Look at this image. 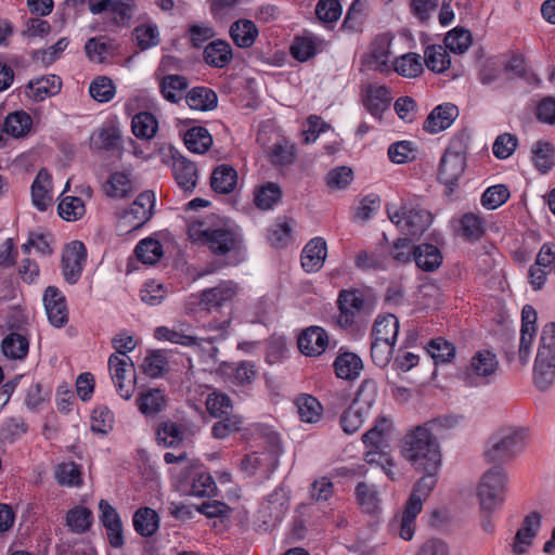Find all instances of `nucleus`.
<instances>
[{"mask_svg": "<svg viewBox=\"0 0 555 555\" xmlns=\"http://www.w3.org/2000/svg\"><path fill=\"white\" fill-rule=\"evenodd\" d=\"M454 423L452 417H439L415 427L404 436L403 456L415 469H439L441 453L433 431L440 427L450 428Z\"/></svg>", "mask_w": 555, "mask_h": 555, "instance_id": "1", "label": "nucleus"}, {"mask_svg": "<svg viewBox=\"0 0 555 555\" xmlns=\"http://www.w3.org/2000/svg\"><path fill=\"white\" fill-rule=\"evenodd\" d=\"M188 235L192 243L207 247L216 256L237 253L243 246L241 234L229 225L215 224L212 216L190 219Z\"/></svg>", "mask_w": 555, "mask_h": 555, "instance_id": "2", "label": "nucleus"}, {"mask_svg": "<svg viewBox=\"0 0 555 555\" xmlns=\"http://www.w3.org/2000/svg\"><path fill=\"white\" fill-rule=\"evenodd\" d=\"M335 324L341 330L357 328L376 308V299L364 289H341L336 299Z\"/></svg>", "mask_w": 555, "mask_h": 555, "instance_id": "3", "label": "nucleus"}, {"mask_svg": "<svg viewBox=\"0 0 555 555\" xmlns=\"http://www.w3.org/2000/svg\"><path fill=\"white\" fill-rule=\"evenodd\" d=\"M529 430L526 427L507 426L500 428L488 441L485 459L502 467L514 461L527 446Z\"/></svg>", "mask_w": 555, "mask_h": 555, "instance_id": "4", "label": "nucleus"}, {"mask_svg": "<svg viewBox=\"0 0 555 555\" xmlns=\"http://www.w3.org/2000/svg\"><path fill=\"white\" fill-rule=\"evenodd\" d=\"M257 436L263 441L266 448L261 452L255 451L247 454L241 462V468L247 475H259L260 478L268 479L279 465L280 437L268 426H258Z\"/></svg>", "mask_w": 555, "mask_h": 555, "instance_id": "5", "label": "nucleus"}, {"mask_svg": "<svg viewBox=\"0 0 555 555\" xmlns=\"http://www.w3.org/2000/svg\"><path fill=\"white\" fill-rule=\"evenodd\" d=\"M426 474L415 483L401 516L392 524L403 540L410 541L415 532V520L423 509V502L429 496L437 483L438 469H421Z\"/></svg>", "mask_w": 555, "mask_h": 555, "instance_id": "6", "label": "nucleus"}, {"mask_svg": "<svg viewBox=\"0 0 555 555\" xmlns=\"http://www.w3.org/2000/svg\"><path fill=\"white\" fill-rule=\"evenodd\" d=\"M555 380V322L546 323L541 332L533 366V382L541 391L547 390Z\"/></svg>", "mask_w": 555, "mask_h": 555, "instance_id": "7", "label": "nucleus"}, {"mask_svg": "<svg viewBox=\"0 0 555 555\" xmlns=\"http://www.w3.org/2000/svg\"><path fill=\"white\" fill-rule=\"evenodd\" d=\"M469 140L467 131L456 133L440 159L438 179L449 188L455 185L465 171Z\"/></svg>", "mask_w": 555, "mask_h": 555, "instance_id": "8", "label": "nucleus"}, {"mask_svg": "<svg viewBox=\"0 0 555 555\" xmlns=\"http://www.w3.org/2000/svg\"><path fill=\"white\" fill-rule=\"evenodd\" d=\"M507 481L508 476L503 467L493 466L483 473L476 493L482 514H492L503 506Z\"/></svg>", "mask_w": 555, "mask_h": 555, "instance_id": "9", "label": "nucleus"}, {"mask_svg": "<svg viewBox=\"0 0 555 555\" xmlns=\"http://www.w3.org/2000/svg\"><path fill=\"white\" fill-rule=\"evenodd\" d=\"M238 287L233 281H222L218 285L203 289L185 305L188 314L196 313L197 309L212 312L231 302L237 295Z\"/></svg>", "mask_w": 555, "mask_h": 555, "instance_id": "10", "label": "nucleus"}, {"mask_svg": "<svg viewBox=\"0 0 555 555\" xmlns=\"http://www.w3.org/2000/svg\"><path fill=\"white\" fill-rule=\"evenodd\" d=\"M390 221L405 235L420 236L431 223V214L421 207L403 205L393 210L387 207Z\"/></svg>", "mask_w": 555, "mask_h": 555, "instance_id": "11", "label": "nucleus"}, {"mask_svg": "<svg viewBox=\"0 0 555 555\" xmlns=\"http://www.w3.org/2000/svg\"><path fill=\"white\" fill-rule=\"evenodd\" d=\"M498 370L499 360L496 354L491 350L482 349L472 356L463 375L469 385L478 386L489 384Z\"/></svg>", "mask_w": 555, "mask_h": 555, "instance_id": "12", "label": "nucleus"}, {"mask_svg": "<svg viewBox=\"0 0 555 555\" xmlns=\"http://www.w3.org/2000/svg\"><path fill=\"white\" fill-rule=\"evenodd\" d=\"M155 207V193L144 191L140 193L130 207L119 218V227L127 232L138 230L153 216Z\"/></svg>", "mask_w": 555, "mask_h": 555, "instance_id": "13", "label": "nucleus"}, {"mask_svg": "<svg viewBox=\"0 0 555 555\" xmlns=\"http://www.w3.org/2000/svg\"><path fill=\"white\" fill-rule=\"evenodd\" d=\"M88 5L94 15L109 13L116 26H129L137 9L134 0H89Z\"/></svg>", "mask_w": 555, "mask_h": 555, "instance_id": "14", "label": "nucleus"}, {"mask_svg": "<svg viewBox=\"0 0 555 555\" xmlns=\"http://www.w3.org/2000/svg\"><path fill=\"white\" fill-rule=\"evenodd\" d=\"M154 337L183 347H201L203 340L194 334L192 324L188 322H177L171 327L158 326L154 331Z\"/></svg>", "mask_w": 555, "mask_h": 555, "instance_id": "15", "label": "nucleus"}, {"mask_svg": "<svg viewBox=\"0 0 555 555\" xmlns=\"http://www.w3.org/2000/svg\"><path fill=\"white\" fill-rule=\"evenodd\" d=\"M541 526L542 516L540 513L534 511L526 515L511 544L513 553L516 555L526 554L538 535Z\"/></svg>", "mask_w": 555, "mask_h": 555, "instance_id": "16", "label": "nucleus"}, {"mask_svg": "<svg viewBox=\"0 0 555 555\" xmlns=\"http://www.w3.org/2000/svg\"><path fill=\"white\" fill-rule=\"evenodd\" d=\"M42 300L50 324L54 327H63L68 322V309L64 294L55 286H48Z\"/></svg>", "mask_w": 555, "mask_h": 555, "instance_id": "17", "label": "nucleus"}, {"mask_svg": "<svg viewBox=\"0 0 555 555\" xmlns=\"http://www.w3.org/2000/svg\"><path fill=\"white\" fill-rule=\"evenodd\" d=\"M86 247L81 242H72L63 251L62 269L66 282L75 284L82 272L86 262Z\"/></svg>", "mask_w": 555, "mask_h": 555, "instance_id": "18", "label": "nucleus"}, {"mask_svg": "<svg viewBox=\"0 0 555 555\" xmlns=\"http://www.w3.org/2000/svg\"><path fill=\"white\" fill-rule=\"evenodd\" d=\"M132 366L133 364L128 357L120 358L113 353L108 359L111 377L115 384L117 392L125 400H129L134 392V379L129 378L126 380L127 367Z\"/></svg>", "mask_w": 555, "mask_h": 555, "instance_id": "19", "label": "nucleus"}, {"mask_svg": "<svg viewBox=\"0 0 555 555\" xmlns=\"http://www.w3.org/2000/svg\"><path fill=\"white\" fill-rule=\"evenodd\" d=\"M180 481L189 487L188 494L194 496H210L216 491V482L209 473L194 465Z\"/></svg>", "mask_w": 555, "mask_h": 555, "instance_id": "20", "label": "nucleus"}, {"mask_svg": "<svg viewBox=\"0 0 555 555\" xmlns=\"http://www.w3.org/2000/svg\"><path fill=\"white\" fill-rule=\"evenodd\" d=\"M172 173L177 184L185 192H192L197 183V167L179 153H172Z\"/></svg>", "mask_w": 555, "mask_h": 555, "instance_id": "21", "label": "nucleus"}, {"mask_svg": "<svg viewBox=\"0 0 555 555\" xmlns=\"http://www.w3.org/2000/svg\"><path fill=\"white\" fill-rule=\"evenodd\" d=\"M328 345V335L320 326H310L298 337L299 350L308 357L322 354Z\"/></svg>", "mask_w": 555, "mask_h": 555, "instance_id": "22", "label": "nucleus"}, {"mask_svg": "<svg viewBox=\"0 0 555 555\" xmlns=\"http://www.w3.org/2000/svg\"><path fill=\"white\" fill-rule=\"evenodd\" d=\"M327 245L324 238L310 240L301 253V267L308 273L318 272L325 261Z\"/></svg>", "mask_w": 555, "mask_h": 555, "instance_id": "23", "label": "nucleus"}, {"mask_svg": "<svg viewBox=\"0 0 555 555\" xmlns=\"http://www.w3.org/2000/svg\"><path fill=\"white\" fill-rule=\"evenodd\" d=\"M30 191L33 205L39 211H46L52 203V177L47 169L38 171Z\"/></svg>", "mask_w": 555, "mask_h": 555, "instance_id": "24", "label": "nucleus"}, {"mask_svg": "<svg viewBox=\"0 0 555 555\" xmlns=\"http://www.w3.org/2000/svg\"><path fill=\"white\" fill-rule=\"evenodd\" d=\"M457 115L456 106L451 104L439 105L427 116L423 129L433 134L443 131L452 125Z\"/></svg>", "mask_w": 555, "mask_h": 555, "instance_id": "25", "label": "nucleus"}, {"mask_svg": "<svg viewBox=\"0 0 555 555\" xmlns=\"http://www.w3.org/2000/svg\"><path fill=\"white\" fill-rule=\"evenodd\" d=\"M391 102L390 91L385 86L369 85L365 89L363 104L375 118H382L383 113Z\"/></svg>", "mask_w": 555, "mask_h": 555, "instance_id": "26", "label": "nucleus"}, {"mask_svg": "<svg viewBox=\"0 0 555 555\" xmlns=\"http://www.w3.org/2000/svg\"><path fill=\"white\" fill-rule=\"evenodd\" d=\"M325 41L313 34H305L294 39L291 46V54L294 59L306 62L320 53Z\"/></svg>", "mask_w": 555, "mask_h": 555, "instance_id": "27", "label": "nucleus"}, {"mask_svg": "<svg viewBox=\"0 0 555 555\" xmlns=\"http://www.w3.org/2000/svg\"><path fill=\"white\" fill-rule=\"evenodd\" d=\"M137 190L131 173L128 171H116L111 173L103 185V191L111 198H126Z\"/></svg>", "mask_w": 555, "mask_h": 555, "instance_id": "28", "label": "nucleus"}, {"mask_svg": "<svg viewBox=\"0 0 555 555\" xmlns=\"http://www.w3.org/2000/svg\"><path fill=\"white\" fill-rule=\"evenodd\" d=\"M62 88V80L56 75L33 79L27 85V95L36 102L56 95Z\"/></svg>", "mask_w": 555, "mask_h": 555, "instance_id": "29", "label": "nucleus"}, {"mask_svg": "<svg viewBox=\"0 0 555 555\" xmlns=\"http://www.w3.org/2000/svg\"><path fill=\"white\" fill-rule=\"evenodd\" d=\"M237 185V171L230 165L217 166L210 176V186L219 194H230Z\"/></svg>", "mask_w": 555, "mask_h": 555, "instance_id": "30", "label": "nucleus"}, {"mask_svg": "<svg viewBox=\"0 0 555 555\" xmlns=\"http://www.w3.org/2000/svg\"><path fill=\"white\" fill-rule=\"evenodd\" d=\"M185 102L191 109L206 112L218 105V96L207 87H194L185 94Z\"/></svg>", "mask_w": 555, "mask_h": 555, "instance_id": "31", "label": "nucleus"}, {"mask_svg": "<svg viewBox=\"0 0 555 555\" xmlns=\"http://www.w3.org/2000/svg\"><path fill=\"white\" fill-rule=\"evenodd\" d=\"M399 333V321L393 314L378 315L374 322L371 337L379 341L396 344Z\"/></svg>", "mask_w": 555, "mask_h": 555, "instance_id": "32", "label": "nucleus"}, {"mask_svg": "<svg viewBox=\"0 0 555 555\" xmlns=\"http://www.w3.org/2000/svg\"><path fill=\"white\" fill-rule=\"evenodd\" d=\"M231 46L223 40H215L204 49L205 62L216 68H223L232 61Z\"/></svg>", "mask_w": 555, "mask_h": 555, "instance_id": "33", "label": "nucleus"}, {"mask_svg": "<svg viewBox=\"0 0 555 555\" xmlns=\"http://www.w3.org/2000/svg\"><path fill=\"white\" fill-rule=\"evenodd\" d=\"M188 87V79L181 75H165L160 81V92L171 103H178L185 99Z\"/></svg>", "mask_w": 555, "mask_h": 555, "instance_id": "34", "label": "nucleus"}, {"mask_svg": "<svg viewBox=\"0 0 555 555\" xmlns=\"http://www.w3.org/2000/svg\"><path fill=\"white\" fill-rule=\"evenodd\" d=\"M414 261L423 271L431 272L442 262L440 250L431 244H422L414 249Z\"/></svg>", "mask_w": 555, "mask_h": 555, "instance_id": "35", "label": "nucleus"}, {"mask_svg": "<svg viewBox=\"0 0 555 555\" xmlns=\"http://www.w3.org/2000/svg\"><path fill=\"white\" fill-rule=\"evenodd\" d=\"M230 35L237 47L249 48L254 44L258 36V29L254 22L249 20H241L232 24Z\"/></svg>", "mask_w": 555, "mask_h": 555, "instance_id": "36", "label": "nucleus"}, {"mask_svg": "<svg viewBox=\"0 0 555 555\" xmlns=\"http://www.w3.org/2000/svg\"><path fill=\"white\" fill-rule=\"evenodd\" d=\"M334 367L339 378L354 379L360 375L363 363L356 353L345 352L336 358Z\"/></svg>", "mask_w": 555, "mask_h": 555, "instance_id": "37", "label": "nucleus"}, {"mask_svg": "<svg viewBox=\"0 0 555 555\" xmlns=\"http://www.w3.org/2000/svg\"><path fill=\"white\" fill-rule=\"evenodd\" d=\"M555 147L551 142L537 141L531 149V159L541 172H548L554 166Z\"/></svg>", "mask_w": 555, "mask_h": 555, "instance_id": "38", "label": "nucleus"}, {"mask_svg": "<svg viewBox=\"0 0 555 555\" xmlns=\"http://www.w3.org/2000/svg\"><path fill=\"white\" fill-rule=\"evenodd\" d=\"M133 528L142 537H152L158 529L157 513L150 507H141L133 515Z\"/></svg>", "mask_w": 555, "mask_h": 555, "instance_id": "39", "label": "nucleus"}, {"mask_svg": "<svg viewBox=\"0 0 555 555\" xmlns=\"http://www.w3.org/2000/svg\"><path fill=\"white\" fill-rule=\"evenodd\" d=\"M288 509V500L284 494L279 492H273L270 494L266 501V503L261 506V512L268 519L264 521L267 524L274 525L282 520L285 513Z\"/></svg>", "mask_w": 555, "mask_h": 555, "instance_id": "40", "label": "nucleus"}, {"mask_svg": "<svg viewBox=\"0 0 555 555\" xmlns=\"http://www.w3.org/2000/svg\"><path fill=\"white\" fill-rule=\"evenodd\" d=\"M137 405L142 414L153 416L165 408L166 399L159 389H150L139 395Z\"/></svg>", "mask_w": 555, "mask_h": 555, "instance_id": "41", "label": "nucleus"}, {"mask_svg": "<svg viewBox=\"0 0 555 555\" xmlns=\"http://www.w3.org/2000/svg\"><path fill=\"white\" fill-rule=\"evenodd\" d=\"M282 197V190L274 182H267L254 191V203L261 210L271 209Z\"/></svg>", "mask_w": 555, "mask_h": 555, "instance_id": "42", "label": "nucleus"}, {"mask_svg": "<svg viewBox=\"0 0 555 555\" xmlns=\"http://www.w3.org/2000/svg\"><path fill=\"white\" fill-rule=\"evenodd\" d=\"M298 415L302 422L318 423L322 418L323 408L317 398L301 395L296 399Z\"/></svg>", "mask_w": 555, "mask_h": 555, "instance_id": "43", "label": "nucleus"}, {"mask_svg": "<svg viewBox=\"0 0 555 555\" xmlns=\"http://www.w3.org/2000/svg\"><path fill=\"white\" fill-rule=\"evenodd\" d=\"M424 62L427 68L435 73H443L451 64L450 55L446 47L440 44L428 46L425 49Z\"/></svg>", "mask_w": 555, "mask_h": 555, "instance_id": "44", "label": "nucleus"}, {"mask_svg": "<svg viewBox=\"0 0 555 555\" xmlns=\"http://www.w3.org/2000/svg\"><path fill=\"white\" fill-rule=\"evenodd\" d=\"M184 144L193 153L203 154L212 144V137L204 127H193L184 134Z\"/></svg>", "mask_w": 555, "mask_h": 555, "instance_id": "45", "label": "nucleus"}, {"mask_svg": "<svg viewBox=\"0 0 555 555\" xmlns=\"http://www.w3.org/2000/svg\"><path fill=\"white\" fill-rule=\"evenodd\" d=\"M393 69L402 77L415 78L420 76L424 70L421 55L409 52L397 57L393 62Z\"/></svg>", "mask_w": 555, "mask_h": 555, "instance_id": "46", "label": "nucleus"}, {"mask_svg": "<svg viewBox=\"0 0 555 555\" xmlns=\"http://www.w3.org/2000/svg\"><path fill=\"white\" fill-rule=\"evenodd\" d=\"M31 124V117L26 112L16 111L5 117L3 128L7 134L13 138H22L28 133Z\"/></svg>", "mask_w": 555, "mask_h": 555, "instance_id": "47", "label": "nucleus"}, {"mask_svg": "<svg viewBox=\"0 0 555 555\" xmlns=\"http://www.w3.org/2000/svg\"><path fill=\"white\" fill-rule=\"evenodd\" d=\"M131 129L139 139H152L158 129V122L152 113L141 112L133 116Z\"/></svg>", "mask_w": 555, "mask_h": 555, "instance_id": "48", "label": "nucleus"}, {"mask_svg": "<svg viewBox=\"0 0 555 555\" xmlns=\"http://www.w3.org/2000/svg\"><path fill=\"white\" fill-rule=\"evenodd\" d=\"M391 428L390 422L382 417L370 430L362 436V441L366 447L379 450L382 449L388 439L389 431Z\"/></svg>", "mask_w": 555, "mask_h": 555, "instance_id": "49", "label": "nucleus"}, {"mask_svg": "<svg viewBox=\"0 0 555 555\" xmlns=\"http://www.w3.org/2000/svg\"><path fill=\"white\" fill-rule=\"evenodd\" d=\"M460 231L467 241H478L486 232L485 220L477 214L467 212L460 220Z\"/></svg>", "mask_w": 555, "mask_h": 555, "instance_id": "50", "label": "nucleus"}, {"mask_svg": "<svg viewBox=\"0 0 555 555\" xmlns=\"http://www.w3.org/2000/svg\"><path fill=\"white\" fill-rule=\"evenodd\" d=\"M134 253L142 263L154 264L163 256V246L159 241L149 237L138 243Z\"/></svg>", "mask_w": 555, "mask_h": 555, "instance_id": "51", "label": "nucleus"}, {"mask_svg": "<svg viewBox=\"0 0 555 555\" xmlns=\"http://www.w3.org/2000/svg\"><path fill=\"white\" fill-rule=\"evenodd\" d=\"M2 351L7 358L23 359L26 357L29 344L26 337L18 333H11L2 340Z\"/></svg>", "mask_w": 555, "mask_h": 555, "instance_id": "52", "label": "nucleus"}, {"mask_svg": "<svg viewBox=\"0 0 555 555\" xmlns=\"http://www.w3.org/2000/svg\"><path fill=\"white\" fill-rule=\"evenodd\" d=\"M59 215L66 221H77L86 214L85 203L77 196H65L61 198L57 206Z\"/></svg>", "mask_w": 555, "mask_h": 555, "instance_id": "53", "label": "nucleus"}, {"mask_svg": "<svg viewBox=\"0 0 555 555\" xmlns=\"http://www.w3.org/2000/svg\"><path fill=\"white\" fill-rule=\"evenodd\" d=\"M377 398V383L373 379H364L353 399L352 403L357 408L370 414L372 406Z\"/></svg>", "mask_w": 555, "mask_h": 555, "instance_id": "54", "label": "nucleus"}, {"mask_svg": "<svg viewBox=\"0 0 555 555\" xmlns=\"http://www.w3.org/2000/svg\"><path fill=\"white\" fill-rule=\"evenodd\" d=\"M268 157L273 166H288L295 159V149L286 140L275 142L268 151Z\"/></svg>", "mask_w": 555, "mask_h": 555, "instance_id": "55", "label": "nucleus"}, {"mask_svg": "<svg viewBox=\"0 0 555 555\" xmlns=\"http://www.w3.org/2000/svg\"><path fill=\"white\" fill-rule=\"evenodd\" d=\"M92 524V513L82 506H77L67 512L66 525L74 533H83Z\"/></svg>", "mask_w": 555, "mask_h": 555, "instance_id": "56", "label": "nucleus"}, {"mask_svg": "<svg viewBox=\"0 0 555 555\" xmlns=\"http://www.w3.org/2000/svg\"><path fill=\"white\" fill-rule=\"evenodd\" d=\"M427 352L436 364L448 363L455 357V347L444 338L438 337L428 343Z\"/></svg>", "mask_w": 555, "mask_h": 555, "instance_id": "57", "label": "nucleus"}, {"mask_svg": "<svg viewBox=\"0 0 555 555\" xmlns=\"http://www.w3.org/2000/svg\"><path fill=\"white\" fill-rule=\"evenodd\" d=\"M357 501L366 513H374L379 506L378 492L374 485L360 482L356 488Z\"/></svg>", "mask_w": 555, "mask_h": 555, "instance_id": "58", "label": "nucleus"}, {"mask_svg": "<svg viewBox=\"0 0 555 555\" xmlns=\"http://www.w3.org/2000/svg\"><path fill=\"white\" fill-rule=\"evenodd\" d=\"M89 93L96 102L106 103L115 96L116 88L111 78L99 76L90 83Z\"/></svg>", "mask_w": 555, "mask_h": 555, "instance_id": "59", "label": "nucleus"}, {"mask_svg": "<svg viewBox=\"0 0 555 555\" xmlns=\"http://www.w3.org/2000/svg\"><path fill=\"white\" fill-rule=\"evenodd\" d=\"M55 478L62 486L79 487L82 483L80 467L74 462L60 464L55 470Z\"/></svg>", "mask_w": 555, "mask_h": 555, "instance_id": "60", "label": "nucleus"}, {"mask_svg": "<svg viewBox=\"0 0 555 555\" xmlns=\"http://www.w3.org/2000/svg\"><path fill=\"white\" fill-rule=\"evenodd\" d=\"M388 157L395 164H405L416 158V150L411 141H398L388 147Z\"/></svg>", "mask_w": 555, "mask_h": 555, "instance_id": "61", "label": "nucleus"}, {"mask_svg": "<svg viewBox=\"0 0 555 555\" xmlns=\"http://www.w3.org/2000/svg\"><path fill=\"white\" fill-rule=\"evenodd\" d=\"M354 264L361 270H385L387 268V257L377 251L362 250L357 254Z\"/></svg>", "mask_w": 555, "mask_h": 555, "instance_id": "62", "label": "nucleus"}, {"mask_svg": "<svg viewBox=\"0 0 555 555\" xmlns=\"http://www.w3.org/2000/svg\"><path fill=\"white\" fill-rule=\"evenodd\" d=\"M369 416V413L357 408L353 404L343 413L340 417V425L346 434L356 433L363 424L364 420Z\"/></svg>", "mask_w": 555, "mask_h": 555, "instance_id": "63", "label": "nucleus"}, {"mask_svg": "<svg viewBox=\"0 0 555 555\" xmlns=\"http://www.w3.org/2000/svg\"><path fill=\"white\" fill-rule=\"evenodd\" d=\"M509 197L508 189L503 184L488 188L481 196V205L487 209H496Z\"/></svg>", "mask_w": 555, "mask_h": 555, "instance_id": "64", "label": "nucleus"}]
</instances>
